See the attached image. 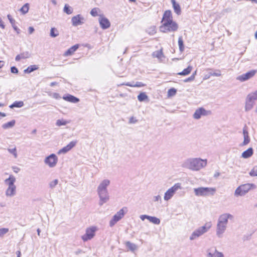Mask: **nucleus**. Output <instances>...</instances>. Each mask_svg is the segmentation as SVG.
Masks as SVG:
<instances>
[{"label":"nucleus","mask_w":257,"mask_h":257,"mask_svg":"<svg viewBox=\"0 0 257 257\" xmlns=\"http://www.w3.org/2000/svg\"><path fill=\"white\" fill-rule=\"evenodd\" d=\"M110 181L108 179L102 180L97 188V192L99 198V205L102 206L109 200V195L107 187L110 185Z\"/></svg>","instance_id":"1"},{"label":"nucleus","mask_w":257,"mask_h":257,"mask_svg":"<svg viewBox=\"0 0 257 257\" xmlns=\"http://www.w3.org/2000/svg\"><path fill=\"white\" fill-rule=\"evenodd\" d=\"M207 160L200 158H189L183 162L182 167L192 171H199L205 167Z\"/></svg>","instance_id":"2"},{"label":"nucleus","mask_w":257,"mask_h":257,"mask_svg":"<svg viewBox=\"0 0 257 257\" xmlns=\"http://www.w3.org/2000/svg\"><path fill=\"white\" fill-rule=\"evenodd\" d=\"M216 191L215 188L200 187L194 189V192L197 196H213Z\"/></svg>","instance_id":"3"},{"label":"nucleus","mask_w":257,"mask_h":257,"mask_svg":"<svg viewBox=\"0 0 257 257\" xmlns=\"http://www.w3.org/2000/svg\"><path fill=\"white\" fill-rule=\"evenodd\" d=\"M211 226L212 223L211 222H206L204 225L198 228L192 232L190 236V239L191 240H194L203 235L207 232Z\"/></svg>","instance_id":"4"},{"label":"nucleus","mask_w":257,"mask_h":257,"mask_svg":"<svg viewBox=\"0 0 257 257\" xmlns=\"http://www.w3.org/2000/svg\"><path fill=\"white\" fill-rule=\"evenodd\" d=\"M256 185L253 183H247L238 186L235 190L234 195L235 196H244L251 189H255Z\"/></svg>","instance_id":"5"},{"label":"nucleus","mask_w":257,"mask_h":257,"mask_svg":"<svg viewBox=\"0 0 257 257\" xmlns=\"http://www.w3.org/2000/svg\"><path fill=\"white\" fill-rule=\"evenodd\" d=\"M257 100V90L249 93L245 99L244 110L246 112L250 110L253 107L255 101Z\"/></svg>","instance_id":"6"},{"label":"nucleus","mask_w":257,"mask_h":257,"mask_svg":"<svg viewBox=\"0 0 257 257\" xmlns=\"http://www.w3.org/2000/svg\"><path fill=\"white\" fill-rule=\"evenodd\" d=\"M178 25L175 21L164 22L160 26V30L162 32H174L177 31Z\"/></svg>","instance_id":"7"},{"label":"nucleus","mask_w":257,"mask_h":257,"mask_svg":"<svg viewBox=\"0 0 257 257\" xmlns=\"http://www.w3.org/2000/svg\"><path fill=\"white\" fill-rule=\"evenodd\" d=\"M127 208L126 207H122L117 213L114 214L112 219L109 221V226L112 227L115 224L122 218L124 214L127 212Z\"/></svg>","instance_id":"8"},{"label":"nucleus","mask_w":257,"mask_h":257,"mask_svg":"<svg viewBox=\"0 0 257 257\" xmlns=\"http://www.w3.org/2000/svg\"><path fill=\"white\" fill-rule=\"evenodd\" d=\"M179 189H181V184L180 183H176L165 193L164 197V200L165 201L170 200L173 196L175 192Z\"/></svg>","instance_id":"9"},{"label":"nucleus","mask_w":257,"mask_h":257,"mask_svg":"<svg viewBox=\"0 0 257 257\" xmlns=\"http://www.w3.org/2000/svg\"><path fill=\"white\" fill-rule=\"evenodd\" d=\"M97 229L96 226H91L86 228L85 233L81 237L82 239L84 241L91 239L94 236Z\"/></svg>","instance_id":"10"},{"label":"nucleus","mask_w":257,"mask_h":257,"mask_svg":"<svg viewBox=\"0 0 257 257\" xmlns=\"http://www.w3.org/2000/svg\"><path fill=\"white\" fill-rule=\"evenodd\" d=\"M58 162V158L54 154H52L49 156L47 157L44 162L46 165H48L50 168H53L56 166Z\"/></svg>","instance_id":"11"},{"label":"nucleus","mask_w":257,"mask_h":257,"mask_svg":"<svg viewBox=\"0 0 257 257\" xmlns=\"http://www.w3.org/2000/svg\"><path fill=\"white\" fill-rule=\"evenodd\" d=\"M257 70H251L244 74L238 76L237 77V79L241 82L245 81L254 76Z\"/></svg>","instance_id":"12"},{"label":"nucleus","mask_w":257,"mask_h":257,"mask_svg":"<svg viewBox=\"0 0 257 257\" xmlns=\"http://www.w3.org/2000/svg\"><path fill=\"white\" fill-rule=\"evenodd\" d=\"M72 24L74 27L81 25L84 23L85 19L81 15L78 14L73 17L71 19Z\"/></svg>","instance_id":"13"},{"label":"nucleus","mask_w":257,"mask_h":257,"mask_svg":"<svg viewBox=\"0 0 257 257\" xmlns=\"http://www.w3.org/2000/svg\"><path fill=\"white\" fill-rule=\"evenodd\" d=\"M210 111H207L204 108L201 107L196 110L194 113L193 114V117L195 119H198L200 118L201 116H205L210 114Z\"/></svg>","instance_id":"14"},{"label":"nucleus","mask_w":257,"mask_h":257,"mask_svg":"<svg viewBox=\"0 0 257 257\" xmlns=\"http://www.w3.org/2000/svg\"><path fill=\"white\" fill-rule=\"evenodd\" d=\"M77 143V141H73L70 142L67 146L64 147L58 152V154H65L71 150Z\"/></svg>","instance_id":"15"},{"label":"nucleus","mask_w":257,"mask_h":257,"mask_svg":"<svg viewBox=\"0 0 257 257\" xmlns=\"http://www.w3.org/2000/svg\"><path fill=\"white\" fill-rule=\"evenodd\" d=\"M242 133L243 135V142L239 145L240 147H242L243 146L247 145L250 142V138L249 136V134L248 131L247 130V126L245 125L243 128Z\"/></svg>","instance_id":"16"},{"label":"nucleus","mask_w":257,"mask_h":257,"mask_svg":"<svg viewBox=\"0 0 257 257\" xmlns=\"http://www.w3.org/2000/svg\"><path fill=\"white\" fill-rule=\"evenodd\" d=\"M226 229V225L217 222L216 227V235L218 237H221L222 234Z\"/></svg>","instance_id":"17"},{"label":"nucleus","mask_w":257,"mask_h":257,"mask_svg":"<svg viewBox=\"0 0 257 257\" xmlns=\"http://www.w3.org/2000/svg\"><path fill=\"white\" fill-rule=\"evenodd\" d=\"M99 22L101 28L103 30L108 28L110 26L109 20L105 17H100Z\"/></svg>","instance_id":"18"},{"label":"nucleus","mask_w":257,"mask_h":257,"mask_svg":"<svg viewBox=\"0 0 257 257\" xmlns=\"http://www.w3.org/2000/svg\"><path fill=\"white\" fill-rule=\"evenodd\" d=\"M168 22L173 21L172 13L170 10H167L164 12L162 20V23H164V22H168Z\"/></svg>","instance_id":"19"},{"label":"nucleus","mask_w":257,"mask_h":257,"mask_svg":"<svg viewBox=\"0 0 257 257\" xmlns=\"http://www.w3.org/2000/svg\"><path fill=\"white\" fill-rule=\"evenodd\" d=\"M62 98L64 100L72 103H76L79 101L78 98L69 94L63 96Z\"/></svg>","instance_id":"20"},{"label":"nucleus","mask_w":257,"mask_h":257,"mask_svg":"<svg viewBox=\"0 0 257 257\" xmlns=\"http://www.w3.org/2000/svg\"><path fill=\"white\" fill-rule=\"evenodd\" d=\"M16 193V186H9L6 191V195L7 197H12Z\"/></svg>","instance_id":"21"},{"label":"nucleus","mask_w":257,"mask_h":257,"mask_svg":"<svg viewBox=\"0 0 257 257\" xmlns=\"http://www.w3.org/2000/svg\"><path fill=\"white\" fill-rule=\"evenodd\" d=\"M79 44H75L68 49L64 54V56L72 55L79 48Z\"/></svg>","instance_id":"22"},{"label":"nucleus","mask_w":257,"mask_h":257,"mask_svg":"<svg viewBox=\"0 0 257 257\" xmlns=\"http://www.w3.org/2000/svg\"><path fill=\"white\" fill-rule=\"evenodd\" d=\"M253 149L252 148H249L242 153L241 157L244 159H247L250 158L253 155Z\"/></svg>","instance_id":"23"},{"label":"nucleus","mask_w":257,"mask_h":257,"mask_svg":"<svg viewBox=\"0 0 257 257\" xmlns=\"http://www.w3.org/2000/svg\"><path fill=\"white\" fill-rule=\"evenodd\" d=\"M16 178L12 175H11L8 179L5 180V183L9 186H15Z\"/></svg>","instance_id":"24"},{"label":"nucleus","mask_w":257,"mask_h":257,"mask_svg":"<svg viewBox=\"0 0 257 257\" xmlns=\"http://www.w3.org/2000/svg\"><path fill=\"white\" fill-rule=\"evenodd\" d=\"M171 3L175 12L177 15H180L181 13V8L180 5L176 3L175 0H171Z\"/></svg>","instance_id":"25"},{"label":"nucleus","mask_w":257,"mask_h":257,"mask_svg":"<svg viewBox=\"0 0 257 257\" xmlns=\"http://www.w3.org/2000/svg\"><path fill=\"white\" fill-rule=\"evenodd\" d=\"M8 18L10 21V22L12 24V26L14 29L17 32V34H19L20 33V30L15 25V20L12 18L10 15H8Z\"/></svg>","instance_id":"26"},{"label":"nucleus","mask_w":257,"mask_h":257,"mask_svg":"<svg viewBox=\"0 0 257 257\" xmlns=\"http://www.w3.org/2000/svg\"><path fill=\"white\" fill-rule=\"evenodd\" d=\"M39 69V67L36 65H30L28 68L24 70V72L25 73L29 74L31 72L37 70Z\"/></svg>","instance_id":"27"},{"label":"nucleus","mask_w":257,"mask_h":257,"mask_svg":"<svg viewBox=\"0 0 257 257\" xmlns=\"http://www.w3.org/2000/svg\"><path fill=\"white\" fill-rule=\"evenodd\" d=\"M208 257H223V254L219 252L216 249H214V252L212 253L211 252H209L207 254Z\"/></svg>","instance_id":"28"},{"label":"nucleus","mask_w":257,"mask_h":257,"mask_svg":"<svg viewBox=\"0 0 257 257\" xmlns=\"http://www.w3.org/2000/svg\"><path fill=\"white\" fill-rule=\"evenodd\" d=\"M125 244L128 249L132 252H134L137 248L136 244L131 242L129 241L125 242Z\"/></svg>","instance_id":"29"},{"label":"nucleus","mask_w":257,"mask_h":257,"mask_svg":"<svg viewBox=\"0 0 257 257\" xmlns=\"http://www.w3.org/2000/svg\"><path fill=\"white\" fill-rule=\"evenodd\" d=\"M16 123V120L13 119L9 122L5 123L2 125V127L4 129H8L10 128H12Z\"/></svg>","instance_id":"30"},{"label":"nucleus","mask_w":257,"mask_h":257,"mask_svg":"<svg viewBox=\"0 0 257 257\" xmlns=\"http://www.w3.org/2000/svg\"><path fill=\"white\" fill-rule=\"evenodd\" d=\"M192 70V67L191 66H188L187 68L184 69L182 72L178 73V75L186 76L190 74Z\"/></svg>","instance_id":"31"},{"label":"nucleus","mask_w":257,"mask_h":257,"mask_svg":"<svg viewBox=\"0 0 257 257\" xmlns=\"http://www.w3.org/2000/svg\"><path fill=\"white\" fill-rule=\"evenodd\" d=\"M24 105V102L22 101H16L13 104L10 105L9 107L11 108L14 107L20 108L23 106Z\"/></svg>","instance_id":"32"},{"label":"nucleus","mask_w":257,"mask_h":257,"mask_svg":"<svg viewBox=\"0 0 257 257\" xmlns=\"http://www.w3.org/2000/svg\"><path fill=\"white\" fill-rule=\"evenodd\" d=\"M152 56L154 58H157L158 59H161L162 57H164V55L163 53L162 49L154 52L152 54Z\"/></svg>","instance_id":"33"},{"label":"nucleus","mask_w":257,"mask_h":257,"mask_svg":"<svg viewBox=\"0 0 257 257\" xmlns=\"http://www.w3.org/2000/svg\"><path fill=\"white\" fill-rule=\"evenodd\" d=\"M218 222L227 225L228 223V219L226 217L224 214H222L220 215L218 220Z\"/></svg>","instance_id":"34"},{"label":"nucleus","mask_w":257,"mask_h":257,"mask_svg":"<svg viewBox=\"0 0 257 257\" xmlns=\"http://www.w3.org/2000/svg\"><path fill=\"white\" fill-rule=\"evenodd\" d=\"M138 99L141 102L145 101L148 99V96L145 92H141L138 96Z\"/></svg>","instance_id":"35"},{"label":"nucleus","mask_w":257,"mask_h":257,"mask_svg":"<svg viewBox=\"0 0 257 257\" xmlns=\"http://www.w3.org/2000/svg\"><path fill=\"white\" fill-rule=\"evenodd\" d=\"M148 220L152 223L155 224H159L160 223V220L155 216H150Z\"/></svg>","instance_id":"36"},{"label":"nucleus","mask_w":257,"mask_h":257,"mask_svg":"<svg viewBox=\"0 0 257 257\" xmlns=\"http://www.w3.org/2000/svg\"><path fill=\"white\" fill-rule=\"evenodd\" d=\"M178 45L180 51L183 52L184 50V46L182 37H180L178 39Z\"/></svg>","instance_id":"37"},{"label":"nucleus","mask_w":257,"mask_h":257,"mask_svg":"<svg viewBox=\"0 0 257 257\" xmlns=\"http://www.w3.org/2000/svg\"><path fill=\"white\" fill-rule=\"evenodd\" d=\"M50 35L52 38H55L59 35L58 31L55 28H52L50 30Z\"/></svg>","instance_id":"38"},{"label":"nucleus","mask_w":257,"mask_h":257,"mask_svg":"<svg viewBox=\"0 0 257 257\" xmlns=\"http://www.w3.org/2000/svg\"><path fill=\"white\" fill-rule=\"evenodd\" d=\"M29 9V4L28 3L25 4L20 9V11L23 14H26L28 12Z\"/></svg>","instance_id":"39"},{"label":"nucleus","mask_w":257,"mask_h":257,"mask_svg":"<svg viewBox=\"0 0 257 257\" xmlns=\"http://www.w3.org/2000/svg\"><path fill=\"white\" fill-rule=\"evenodd\" d=\"M125 85L126 86H131V87H143V86H144V84L141 82H137L135 84H131V83L130 82H127V83H126L125 84Z\"/></svg>","instance_id":"40"},{"label":"nucleus","mask_w":257,"mask_h":257,"mask_svg":"<svg viewBox=\"0 0 257 257\" xmlns=\"http://www.w3.org/2000/svg\"><path fill=\"white\" fill-rule=\"evenodd\" d=\"M63 11L66 13L67 14V15H70L73 12V10L71 8V7L68 6V5H65L64 7V9H63Z\"/></svg>","instance_id":"41"},{"label":"nucleus","mask_w":257,"mask_h":257,"mask_svg":"<svg viewBox=\"0 0 257 257\" xmlns=\"http://www.w3.org/2000/svg\"><path fill=\"white\" fill-rule=\"evenodd\" d=\"M249 174L250 176L255 177L257 176V166H255L249 172Z\"/></svg>","instance_id":"42"},{"label":"nucleus","mask_w":257,"mask_h":257,"mask_svg":"<svg viewBox=\"0 0 257 257\" xmlns=\"http://www.w3.org/2000/svg\"><path fill=\"white\" fill-rule=\"evenodd\" d=\"M100 11V10L98 8H94L92 9L90 11V14L93 17H96L98 16V13Z\"/></svg>","instance_id":"43"},{"label":"nucleus","mask_w":257,"mask_h":257,"mask_svg":"<svg viewBox=\"0 0 257 257\" xmlns=\"http://www.w3.org/2000/svg\"><path fill=\"white\" fill-rule=\"evenodd\" d=\"M146 32L150 35H153L156 33V28L154 26L148 28Z\"/></svg>","instance_id":"44"},{"label":"nucleus","mask_w":257,"mask_h":257,"mask_svg":"<svg viewBox=\"0 0 257 257\" xmlns=\"http://www.w3.org/2000/svg\"><path fill=\"white\" fill-rule=\"evenodd\" d=\"M8 151L10 153L14 155L15 158H17L18 157L16 148H14L13 149H8Z\"/></svg>","instance_id":"45"},{"label":"nucleus","mask_w":257,"mask_h":257,"mask_svg":"<svg viewBox=\"0 0 257 257\" xmlns=\"http://www.w3.org/2000/svg\"><path fill=\"white\" fill-rule=\"evenodd\" d=\"M177 92V90L174 88H171L169 89L168 91V95L169 96H172L176 94Z\"/></svg>","instance_id":"46"},{"label":"nucleus","mask_w":257,"mask_h":257,"mask_svg":"<svg viewBox=\"0 0 257 257\" xmlns=\"http://www.w3.org/2000/svg\"><path fill=\"white\" fill-rule=\"evenodd\" d=\"M68 122L63 119H58L56 121V124L57 126H61L66 125Z\"/></svg>","instance_id":"47"},{"label":"nucleus","mask_w":257,"mask_h":257,"mask_svg":"<svg viewBox=\"0 0 257 257\" xmlns=\"http://www.w3.org/2000/svg\"><path fill=\"white\" fill-rule=\"evenodd\" d=\"M9 229L7 228H0V237H3L5 234L9 232Z\"/></svg>","instance_id":"48"},{"label":"nucleus","mask_w":257,"mask_h":257,"mask_svg":"<svg viewBox=\"0 0 257 257\" xmlns=\"http://www.w3.org/2000/svg\"><path fill=\"white\" fill-rule=\"evenodd\" d=\"M58 179H55L53 180L52 181H51L49 183V187L51 189H53L55 187V186L58 184Z\"/></svg>","instance_id":"49"},{"label":"nucleus","mask_w":257,"mask_h":257,"mask_svg":"<svg viewBox=\"0 0 257 257\" xmlns=\"http://www.w3.org/2000/svg\"><path fill=\"white\" fill-rule=\"evenodd\" d=\"M20 55L22 59H27L31 56V54L28 51H26L21 53Z\"/></svg>","instance_id":"50"},{"label":"nucleus","mask_w":257,"mask_h":257,"mask_svg":"<svg viewBox=\"0 0 257 257\" xmlns=\"http://www.w3.org/2000/svg\"><path fill=\"white\" fill-rule=\"evenodd\" d=\"M209 74L210 76H221V71L220 70H216L215 72H209Z\"/></svg>","instance_id":"51"},{"label":"nucleus","mask_w":257,"mask_h":257,"mask_svg":"<svg viewBox=\"0 0 257 257\" xmlns=\"http://www.w3.org/2000/svg\"><path fill=\"white\" fill-rule=\"evenodd\" d=\"M11 72L14 74H17L19 72L18 68L15 66H12L11 68Z\"/></svg>","instance_id":"52"},{"label":"nucleus","mask_w":257,"mask_h":257,"mask_svg":"<svg viewBox=\"0 0 257 257\" xmlns=\"http://www.w3.org/2000/svg\"><path fill=\"white\" fill-rule=\"evenodd\" d=\"M194 80L193 75H191L189 77L184 80V82H191Z\"/></svg>","instance_id":"53"},{"label":"nucleus","mask_w":257,"mask_h":257,"mask_svg":"<svg viewBox=\"0 0 257 257\" xmlns=\"http://www.w3.org/2000/svg\"><path fill=\"white\" fill-rule=\"evenodd\" d=\"M224 215H225L227 219L232 220L233 219V216L229 213H224Z\"/></svg>","instance_id":"54"},{"label":"nucleus","mask_w":257,"mask_h":257,"mask_svg":"<svg viewBox=\"0 0 257 257\" xmlns=\"http://www.w3.org/2000/svg\"><path fill=\"white\" fill-rule=\"evenodd\" d=\"M12 168L14 172L16 173H18L20 171V169L17 166H13Z\"/></svg>","instance_id":"55"},{"label":"nucleus","mask_w":257,"mask_h":257,"mask_svg":"<svg viewBox=\"0 0 257 257\" xmlns=\"http://www.w3.org/2000/svg\"><path fill=\"white\" fill-rule=\"evenodd\" d=\"M137 122V120L136 119H135L134 117L132 116L130 118L129 122L130 123H135Z\"/></svg>","instance_id":"56"},{"label":"nucleus","mask_w":257,"mask_h":257,"mask_svg":"<svg viewBox=\"0 0 257 257\" xmlns=\"http://www.w3.org/2000/svg\"><path fill=\"white\" fill-rule=\"evenodd\" d=\"M149 215H142L140 216V218L142 220H144L145 219H148L149 218Z\"/></svg>","instance_id":"57"},{"label":"nucleus","mask_w":257,"mask_h":257,"mask_svg":"<svg viewBox=\"0 0 257 257\" xmlns=\"http://www.w3.org/2000/svg\"><path fill=\"white\" fill-rule=\"evenodd\" d=\"M154 201H161V196L160 195H157L156 196H155L154 198Z\"/></svg>","instance_id":"58"},{"label":"nucleus","mask_w":257,"mask_h":257,"mask_svg":"<svg viewBox=\"0 0 257 257\" xmlns=\"http://www.w3.org/2000/svg\"><path fill=\"white\" fill-rule=\"evenodd\" d=\"M34 29L33 27H30L29 28V33L30 34H32L34 31Z\"/></svg>","instance_id":"59"},{"label":"nucleus","mask_w":257,"mask_h":257,"mask_svg":"<svg viewBox=\"0 0 257 257\" xmlns=\"http://www.w3.org/2000/svg\"><path fill=\"white\" fill-rule=\"evenodd\" d=\"M0 27L2 29H5V26L4 24V22H3L2 19L0 18Z\"/></svg>","instance_id":"60"},{"label":"nucleus","mask_w":257,"mask_h":257,"mask_svg":"<svg viewBox=\"0 0 257 257\" xmlns=\"http://www.w3.org/2000/svg\"><path fill=\"white\" fill-rule=\"evenodd\" d=\"M22 58H21V55L20 54H19L18 55L16 56V58H15V60L16 61H20L21 59H22Z\"/></svg>","instance_id":"61"},{"label":"nucleus","mask_w":257,"mask_h":257,"mask_svg":"<svg viewBox=\"0 0 257 257\" xmlns=\"http://www.w3.org/2000/svg\"><path fill=\"white\" fill-rule=\"evenodd\" d=\"M53 96H54V97L56 99H58V98H60L59 94L57 93H54Z\"/></svg>","instance_id":"62"},{"label":"nucleus","mask_w":257,"mask_h":257,"mask_svg":"<svg viewBox=\"0 0 257 257\" xmlns=\"http://www.w3.org/2000/svg\"><path fill=\"white\" fill-rule=\"evenodd\" d=\"M220 175V173L218 172H216L215 174H214V178H217Z\"/></svg>","instance_id":"63"},{"label":"nucleus","mask_w":257,"mask_h":257,"mask_svg":"<svg viewBox=\"0 0 257 257\" xmlns=\"http://www.w3.org/2000/svg\"><path fill=\"white\" fill-rule=\"evenodd\" d=\"M57 84V83L56 82H52L50 83V86H54L56 85Z\"/></svg>","instance_id":"64"}]
</instances>
